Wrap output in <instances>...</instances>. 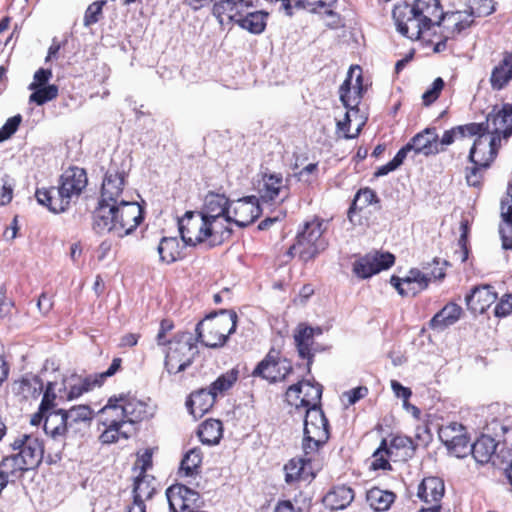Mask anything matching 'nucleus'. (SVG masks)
<instances>
[{"label": "nucleus", "instance_id": "9", "mask_svg": "<svg viewBox=\"0 0 512 512\" xmlns=\"http://www.w3.org/2000/svg\"><path fill=\"white\" fill-rule=\"evenodd\" d=\"M417 12L406 1L399 2L394 5L392 10V18L394 20L396 30L404 37L415 41L422 40L427 44L434 45L435 38L430 32Z\"/></svg>", "mask_w": 512, "mask_h": 512}, {"label": "nucleus", "instance_id": "12", "mask_svg": "<svg viewBox=\"0 0 512 512\" xmlns=\"http://www.w3.org/2000/svg\"><path fill=\"white\" fill-rule=\"evenodd\" d=\"M232 201L223 194L209 191L200 210L201 214L207 217L212 223L218 225L224 232L231 235L232 230L229 227Z\"/></svg>", "mask_w": 512, "mask_h": 512}, {"label": "nucleus", "instance_id": "57", "mask_svg": "<svg viewBox=\"0 0 512 512\" xmlns=\"http://www.w3.org/2000/svg\"><path fill=\"white\" fill-rule=\"evenodd\" d=\"M447 265V261L441 262L439 258L435 257L432 262L423 265L422 271L428 276L430 283L432 280H442L445 278V266Z\"/></svg>", "mask_w": 512, "mask_h": 512}, {"label": "nucleus", "instance_id": "20", "mask_svg": "<svg viewBox=\"0 0 512 512\" xmlns=\"http://www.w3.org/2000/svg\"><path fill=\"white\" fill-rule=\"evenodd\" d=\"M229 225L235 223L239 227H246L254 223L262 213L259 198L252 195L232 201Z\"/></svg>", "mask_w": 512, "mask_h": 512}, {"label": "nucleus", "instance_id": "2", "mask_svg": "<svg viewBox=\"0 0 512 512\" xmlns=\"http://www.w3.org/2000/svg\"><path fill=\"white\" fill-rule=\"evenodd\" d=\"M92 219L97 233L115 232L118 236H125L141 224L144 211L137 202L125 200L112 207H96Z\"/></svg>", "mask_w": 512, "mask_h": 512}, {"label": "nucleus", "instance_id": "10", "mask_svg": "<svg viewBox=\"0 0 512 512\" xmlns=\"http://www.w3.org/2000/svg\"><path fill=\"white\" fill-rule=\"evenodd\" d=\"M293 372L292 362L278 348L271 347L265 357L255 366L251 376L269 383L283 382Z\"/></svg>", "mask_w": 512, "mask_h": 512}, {"label": "nucleus", "instance_id": "5", "mask_svg": "<svg viewBox=\"0 0 512 512\" xmlns=\"http://www.w3.org/2000/svg\"><path fill=\"white\" fill-rule=\"evenodd\" d=\"M325 230V220L318 216L305 222L296 235V242L286 251L287 260L298 254L302 261L308 262L326 250L328 241L323 235Z\"/></svg>", "mask_w": 512, "mask_h": 512}, {"label": "nucleus", "instance_id": "23", "mask_svg": "<svg viewBox=\"0 0 512 512\" xmlns=\"http://www.w3.org/2000/svg\"><path fill=\"white\" fill-rule=\"evenodd\" d=\"M288 190L281 173L262 174L258 193L263 202L284 201L288 197Z\"/></svg>", "mask_w": 512, "mask_h": 512}, {"label": "nucleus", "instance_id": "61", "mask_svg": "<svg viewBox=\"0 0 512 512\" xmlns=\"http://www.w3.org/2000/svg\"><path fill=\"white\" fill-rule=\"evenodd\" d=\"M445 82L441 77H437L431 87L427 89L422 95V103L424 106H430L433 104L440 96L442 90L444 89Z\"/></svg>", "mask_w": 512, "mask_h": 512}, {"label": "nucleus", "instance_id": "22", "mask_svg": "<svg viewBox=\"0 0 512 512\" xmlns=\"http://www.w3.org/2000/svg\"><path fill=\"white\" fill-rule=\"evenodd\" d=\"M321 327H311L307 323H299L294 331V343L298 355L302 359L307 360V370L311 371V366L314 360V353L312 347L314 345V336L321 335Z\"/></svg>", "mask_w": 512, "mask_h": 512}, {"label": "nucleus", "instance_id": "27", "mask_svg": "<svg viewBox=\"0 0 512 512\" xmlns=\"http://www.w3.org/2000/svg\"><path fill=\"white\" fill-rule=\"evenodd\" d=\"M410 6L417 12L422 23L428 27L435 37L437 34V26L442 16V6L439 0H414Z\"/></svg>", "mask_w": 512, "mask_h": 512}, {"label": "nucleus", "instance_id": "17", "mask_svg": "<svg viewBox=\"0 0 512 512\" xmlns=\"http://www.w3.org/2000/svg\"><path fill=\"white\" fill-rule=\"evenodd\" d=\"M445 495V483L436 476H429L422 479L417 488V497L426 506L419 509L418 512H441V501Z\"/></svg>", "mask_w": 512, "mask_h": 512}, {"label": "nucleus", "instance_id": "8", "mask_svg": "<svg viewBox=\"0 0 512 512\" xmlns=\"http://www.w3.org/2000/svg\"><path fill=\"white\" fill-rule=\"evenodd\" d=\"M503 144L490 137L489 142L483 137L475 138L468 155V161L473 165L465 170L467 184L479 187L482 184V171L488 169L496 160Z\"/></svg>", "mask_w": 512, "mask_h": 512}, {"label": "nucleus", "instance_id": "50", "mask_svg": "<svg viewBox=\"0 0 512 512\" xmlns=\"http://www.w3.org/2000/svg\"><path fill=\"white\" fill-rule=\"evenodd\" d=\"M202 459L203 454L200 448L194 447L190 449L181 461L180 473L184 476H194L199 474Z\"/></svg>", "mask_w": 512, "mask_h": 512}, {"label": "nucleus", "instance_id": "16", "mask_svg": "<svg viewBox=\"0 0 512 512\" xmlns=\"http://www.w3.org/2000/svg\"><path fill=\"white\" fill-rule=\"evenodd\" d=\"M395 263V256L390 252H373L354 261L352 271L360 279H367L379 272L389 269Z\"/></svg>", "mask_w": 512, "mask_h": 512}, {"label": "nucleus", "instance_id": "18", "mask_svg": "<svg viewBox=\"0 0 512 512\" xmlns=\"http://www.w3.org/2000/svg\"><path fill=\"white\" fill-rule=\"evenodd\" d=\"M166 497L172 512H193L202 505L199 492L180 483L167 488Z\"/></svg>", "mask_w": 512, "mask_h": 512}, {"label": "nucleus", "instance_id": "33", "mask_svg": "<svg viewBox=\"0 0 512 512\" xmlns=\"http://www.w3.org/2000/svg\"><path fill=\"white\" fill-rule=\"evenodd\" d=\"M43 389L44 383L42 379L33 374H26L12 383L13 393L24 400L37 399Z\"/></svg>", "mask_w": 512, "mask_h": 512}, {"label": "nucleus", "instance_id": "51", "mask_svg": "<svg viewBox=\"0 0 512 512\" xmlns=\"http://www.w3.org/2000/svg\"><path fill=\"white\" fill-rule=\"evenodd\" d=\"M390 460L393 461V457L388 449V440L384 438L382 439L379 447L372 454L370 469L374 471L392 470Z\"/></svg>", "mask_w": 512, "mask_h": 512}, {"label": "nucleus", "instance_id": "36", "mask_svg": "<svg viewBox=\"0 0 512 512\" xmlns=\"http://www.w3.org/2000/svg\"><path fill=\"white\" fill-rule=\"evenodd\" d=\"M500 216L499 234L502 247L505 250H512V190L501 202Z\"/></svg>", "mask_w": 512, "mask_h": 512}, {"label": "nucleus", "instance_id": "29", "mask_svg": "<svg viewBox=\"0 0 512 512\" xmlns=\"http://www.w3.org/2000/svg\"><path fill=\"white\" fill-rule=\"evenodd\" d=\"M216 398L208 388L192 391L185 401L188 412L195 418H201L208 413L216 403Z\"/></svg>", "mask_w": 512, "mask_h": 512}, {"label": "nucleus", "instance_id": "46", "mask_svg": "<svg viewBox=\"0 0 512 512\" xmlns=\"http://www.w3.org/2000/svg\"><path fill=\"white\" fill-rule=\"evenodd\" d=\"M63 415L67 422L68 432L76 431L81 423L88 424L92 421L94 412L89 405H74L69 409H63Z\"/></svg>", "mask_w": 512, "mask_h": 512}, {"label": "nucleus", "instance_id": "63", "mask_svg": "<svg viewBox=\"0 0 512 512\" xmlns=\"http://www.w3.org/2000/svg\"><path fill=\"white\" fill-rule=\"evenodd\" d=\"M43 397L39 405L40 411H52L55 406L56 393L55 383L48 382L43 389Z\"/></svg>", "mask_w": 512, "mask_h": 512}, {"label": "nucleus", "instance_id": "3", "mask_svg": "<svg viewBox=\"0 0 512 512\" xmlns=\"http://www.w3.org/2000/svg\"><path fill=\"white\" fill-rule=\"evenodd\" d=\"M179 232L182 241L188 246L206 244L212 248L230 237L218 225L212 223L199 211H187L179 220Z\"/></svg>", "mask_w": 512, "mask_h": 512}, {"label": "nucleus", "instance_id": "48", "mask_svg": "<svg viewBox=\"0 0 512 512\" xmlns=\"http://www.w3.org/2000/svg\"><path fill=\"white\" fill-rule=\"evenodd\" d=\"M239 377V371L235 368L228 370L221 374L215 381H213L208 389L212 395L217 399L219 395H224L229 391L234 384L237 382Z\"/></svg>", "mask_w": 512, "mask_h": 512}, {"label": "nucleus", "instance_id": "58", "mask_svg": "<svg viewBox=\"0 0 512 512\" xmlns=\"http://www.w3.org/2000/svg\"><path fill=\"white\" fill-rule=\"evenodd\" d=\"M494 11L495 6L493 0H472L468 13L471 14V18L474 20L475 17H485L492 14Z\"/></svg>", "mask_w": 512, "mask_h": 512}, {"label": "nucleus", "instance_id": "47", "mask_svg": "<svg viewBox=\"0 0 512 512\" xmlns=\"http://www.w3.org/2000/svg\"><path fill=\"white\" fill-rule=\"evenodd\" d=\"M356 72H361V67L359 65L351 66L347 78L344 80L342 85L339 88L340 100L345 108L351 111L358 112V96H354L353 94V85L352 78Z\"/></svg>", "mask_w": 512, "mask_h": 512}, {"label": "nucleus", "instance_id": "26", "mask_svg": "<svg viewBox=\"0 0 512 512\" xmlns=\"http://www.w3.org/2000/svg\"><path fill=\"white\" fill-rule=\"evenodd\" d=\"M409 144L415 155L430 157L444 151V148L439 147V136L435 127L421 130L409 140Z\"/></svg>", "mask_w": 512, "mask_h": 512}, {"label": "nucleus", "instance_id": "34", "mask_svg": "<svg viewBox=\"0 0 512 512\" xmlns=\"http://www.w3.org/2000/svg\"><path fill=\"white\" fill-rule=\"evenodd\" d=\"M61 194V187L59 184L57 186L37 188L35 191L37 202L55 214L65 212L71 205V203H62L63 207H59Z\"/></svg>", "mask_w": 512, "mask_h": 512}, {"label": "nucleus", "instance_id": "62", "mask_svg": "<svg viewBox=\"0 0 512 512\" xmlns=\"http://www.w3.org/2000/svg\"><path fill=\"white\" fill-rule=\"evenodd\" d=\"M105 4L106 1L101 0L95 1L87 7L83 20L84 26L88 27L99 21L100 16L102 15L103 6Z\"/></svg>", "mask_w": 512, "mask_h": 512}, {"label": "nucleus", "instance_id": "6", "mask_svg": "<svg viewBox=\"0 0 512 512\" xmlns=\"http://www.w3.org/2000/svg\"><path fill=\"white\" fill-rule=\"evenodd\" d=\"M165 346L164 368L170 375L184 372L199 355L197 341L188 331L177 332Z\"/></svg>", "mask_w": 512, "mask_h": 512}, {"label": "nucleus", "instance_id": "49", "mask_svg": "<svg viewBox=\"0 0 512 512\" xmlns=\"http://www.w3.org/2000/svg\"><path fill=\"white\" fill-rule=\"evenodd\" d=\"M379 199L375 191L369 187L361 188L355 194L354 200L348 209V217L351 220L357 211L367 208L373 203H378Z\"/></svg>", "mask_w": 512, "mask_h": 512}, {"label": "nucleus", "instance_id": "59", "mask_svg": "<svg viewBox=\"0 0 512 512\" xmlns=\"http://www.w3.org/2000/svg\"><path fill=\"white\" fill-rule=\"evenodd\" d=\"M467 431L466 427L457 422H451L446 426H443L439 429V438L442 443L445 445L448 442H453V440L458 436Z\"/></svg>", "mask_w": 512, "mask_h": 512}, {"label": "nucleus", "instance_id": "41", "mask_svg": "<svg viewBox=\"0 0 512 512\" xmlns=\"http://www.w3.org/2000/svg\"><path fill=\"white\" fill-rule=\"evenodd\" d=\"M199 440L205 445H216L223 437V423L219 419L208 418L197 430Z\"/></svg>", "mask_w": 512, "mask_h": 512}, {"label": "nucleus", "instance_id": "28", "mask_svg": "<svg viewBox=\"0 0 512 512\" xmlns=\"http://www.w3.org/2000/svg\"><path fill=\"white\" fill-rule=\"evenodd\" d=\"M496 300L497 294L491 285L476 286L465 297L468 310L474 314H483Z\"/></svg>", "mask_w": 512, "mask_h": 512}, {"label": "nucleus", "instance_id": "39", "mask_svg": "<svg viewBox=\"0 0 512 512\" xmlns=\"http://www.w3.org/2000/svg\"><path fill=\"white\" fill-rule=\"evenodd\" d=\"M27 471L30 469L15 453L3 457L0 461V476H3L11 484L21 480Z\"/></svg>", "mask_w": 512, "mask_h": 512}, {"label": "nucleus", "instance_id": "31", "mask_svg": "<svg viewBox=\"0 0 512 512\" xmlns=\"http://www.w3.org/2000/svg\"><path fill=\"white\" fill-rule=\"evenodd\" d=\"M354 490L344 484L333 486L323 497L324 506L330 511L343 510L354 500Z\"/></svg>", "mask_w": 512, "mask_h": 512}, {"label": "nucleus", "instance_id": "32", "mask_svg": "<svg viewBox=\"0 0 512 512\" xmlns=\"http://www.w3.org/2000/svg\"><path fill=\"white\" fill-rule=\"evenodd\" d=\"M100 387L97 379L93 375L86 377L72 376L69 381L64 385L61 392V398L72 401L78 399L83 394L92 391L94 388Z\"/></svg>", "mask_w": 512, "mask_h": 512}, {"label": "nucleus", "instance_id": "25", "mask_svg": "<svg viewBox=\"0 0 512 512\" xmlns=\"http://www.w3.org/2000/svg\"><path fill=\"white\" fill-rule=\"evenodd\" d=\"M128 424H137L153 416L151 406L131 393L118 394Z\"/></svg>", "mask_w": 512, "mask_h": 512}, {"label": "nucleus", "instance_id": "38", "mask_svg": "<svg viewBox=\"0 0 512 512\" xmlns=\"http://www.w3.org/2000/svg\"><path fill=\"white\" fill-rule=\"evenodd\" d=\"M416 447L412 438L401 434L392 435L388 442V449L394 462H405L412 458Z\"/></svg>", "mask_w": 512, "mask_h": 512}, {"label": "nucleus", "instance_id": "15", "mask_svg": "<svg viewBox=\"0 0 512 512\" xmlns=\"http://www.w3.org/2000/svg\"><path fill=\"white\" fill-rule=\"evenodd\" d=\"M58 184L61 187V201L62 203H72L74 199L79 198L82 192L88 185V177L85 169L80 167H69L60 176Z\"/></svg>", "mask_w": 512, "mask_h": 512}, {"label": "nucleus", "instance_id": "53", "mask_svg": "<svg viewBox=\"0 0 512 512\" xmlns=\"http://www.w3.org/2000/svg\"><path fill=\"white\" fill-rule=\"evenodd\" d=\"M448 451L458 458L466 457L470 454V438L467 431L461 435H458L453 442L445 444Z\"/></svg>", "mask_w": 512, "mask_h": 512}, {"label": "nucleus", "instance_id": "24", "mask_svg": "<svg viewBox=\"0 0 512 512\" xmlns=\"http://www.w3.org/2000/svg\"><path fill=\"white\" fill-rule=\"evenodd\" d=\"M315 456L304 454V457L290 459L284 465L285 482L287 484L310 483L316 477L312 468V461Z\"/></svg>", "mask_w": 512, "mask_h": 512}, {"label": "nucleus", "instance_id": "40", "mask_svg": "<svg viewBox=\"0 0 512 512\" xmlns=\"http://www.w3.org/2000/svg\"><path fill=\"white\" fill-rule=\"evenodd\" d=\"M232 16L233 18H229L231 21L253 34H260L266 27L267 13L261 11L251 12L243 16L237 9L232 12Z\"/></svg>", "mask_w": 512, "mask_h": 512}, {"label": "nucleus", "instance_id": "37", "mask_svg": "<svg viewBox=\"0 0 512 512\" xmlns=\"http://www.w3.org/2000/svg\"><path fill=\"white\" fill-rule=\"evenodd\" d=\"M463 313L462 307L455 302H448L429 321V327L433 330H444L455 324Z\"/></svg>", "mask_w": 512, "mask_h": 512}, {"label": "nucleus", "instance_id": "54", "mask_svg": "<svg viewBox=\"0 0 512 512\" xmlns=\"http://www.w3.org/2000/svg\"><path fill=\"white\" fill-rule=\"evenodd\" d=\"M29 96V101L37 105H43L48 101L54 100L58 96V87L54 84L40 86Z\"/></svg>", "mask_w": 512, "mask_h": 512}, {"label": "nucleus", "instance_id": "13", "mask_svg": "<svg viewBox=\"0 0 512 512\" xmlns=\"http://www.w3.org/2000/svg\"><path fill=\"white\" fill-rule=\"evenodd\" d=\"M488 135L501 144H506L512 137V103L494 105L486 115Z\"/></svg>", "mask_w": 512, "mask_h": 512}, {"label": "nucleus", "instance_id": "55", "mask_svg": "<svg viewBox=\"0 0 512 512\" xmlns=\"http://www.w3.org/2000/svg\"><path fill=\"white\" fill-rule=\"evenodd\" d=\"M294 177L307 186H313L319 179V164L318 162L309 163L301 170L294 173Z\"/></svg>", "mask_w": 512, "mask_h": 512}, {"label": "nucleus", "instance_id": "64", "mask_svg": "<svg viewBox=\"0 0 512 512\" xmlns=\"http://www.w3.org/2000/svg\"><path fill=\"white\" fill-rule=\"evenodd\" d=\"M153 466L152 452L145 450L144 453L139 456L133 466V472L136 475H149L147 471Z\"/></svg>", "mask_w": 512, "mask_h": 512}, {"label": "nucleus", "instance_id": "43", "mask_svg": "<svg viewBox=\"0 0 512 512\" xmlns=\"http://www.w3.org/2000/svg\"><path fill=\"white\" fill-rule=\"evenodd\" d=\"M497 442L489 435L482 434L471 445L470 453L480 464L488 463L495 454Z\"/></svg>", "mask_w": 512, "mask_h": 512}, {"label": "nucleus", "instance_id": "52", "mask_svg": "<svg viewBox=\"0 0 512 512\" xmlns=\"http://www.w3.org/2000/svg\"><path fill=\"white\" fill-rule=\"evenodd\" d=\"M214 1V13L218 16H227V18H233L232 12L238 9V7H252L254 0H213Z\"/></svg>", "mask_w": 512, "mask_h": 512}, {"label": "nucleus", "instance_id": "42", "mask_svg": "<svg viewBox=\"0 0 512 512\" xmlns=\"http://www.w3.org/2000/svg\"><path fill=\"white\" fill-rule=\"evenodd\" d=\"M44 431L53 439H64L68 434L67 422L63 415V409L48 411L44 421Z\"/></svg>", "mask_w": 512, "mask_h": 512}, {"label": "nucleus", "instance_id": "7", "mask_svg": "<svg viewBox=\"0 0 512 512\" xmlns=\"http://www.w3.org/2000/svg\"><path fill=\"white\" fill-rule=\"evenodd\" d=\"M97 417L99 424L104 427L99 436L102 444H113L130 438L131 433L125 429L128 422L118 395L108 399L105 406L98 411Z\"/></svg>", "mask_w": 512, "mask_h": 512}, {"label": "nucleus", "instance_id": "1", "mask_svg": "<svg viewBox=\"0 0 512 512\" xmlns=\"http://www.w3.org/2000/svg\"><path fill=\"white\" fill-rule=\"evenodd\" d=\"M303 390L305 395L300 398L301 385H290L285 391V401L297 411L305 410L302 449L304 454L317 455L330 438L329 422L321 408L320 388L306 384Z\"/></svg>", "mask_w": 512, "mask_h": 512}, {"label": "nucleus", "instance_id": "19", "mask_svg": "<svg viewBox=\"0 0 512 512\" xmlns=\"http://www.w3.org/2000/svg\"><path fill=\"white\" fill-rule=\"evenodd\" d=\"M126 174L118 168H109L106 172L102 187L101 196L97 207H112L125 201L123 197Z\"/></svg>", "mask_w": 512, "mask_h": 512}, {"label": "nucleus", "instance_id": "4", "mask_svg": "<svg viewBox=\"0 0 512 512\" xmlns=\"http://www.w3.org/2000/svg\"><path fill=\"white\" fill-rule=\"evenodd\" d=\"M238 316L234 310L210 314L198 322L194 336L197 342L209 348L223 347L237 327Z\"/></svg>", "mask_w": 512, "mask_h": 512}, {"label": "nucleus", "instance_id": "45", "mask_svg": "<svg viewBox=\"0 0 512 512\" xmlns=\"http://www.w3.org/2000/svg\"><path fill=\"white\" fill-rule=\"evenodd\" d=\"M133 500L144 503L156 492V479L152 475H135L133 481Z\"/></svg>", "mask_w": 512, "mask_h": 512}, {"label": "nucleus", "instance_id": "56", "mask_svg": "<svg viewBox=\"0 0 512 512\" xmlns=\"http://www.w3.org/2000/svg\"><path fill=\"white\" fill-rule=\"evenodd\" d=\"M15 180L7 173L0 175V206L8 205L13 199Z\"/></svg>", "mask_w": 512, "mask_h": 512}, {"label": "nucleus", "instance_id": "35", "mask_svg": "<svg viewBox=\"0 0 512 512\" xmlns=\"http://www.w3.org/2000/svg\"><path fill=\"white\" fill-rule=\"evenodd\" d=\"M512 80V51H504L502 59L492 69L490 85L494 90H502Z\"/></svg>", "mask_w": 512, "mask_h": 512}, {"label": "nucleus", "instance_id": "60", "mask_svg": "<svg viewBox=\"0 0 512 512\" xmlns=\"http://www.w3.org/2000/svg\"><path fill=\"white\" fill-rule=\"evenodd\" d=\"M336 0H300V8L310 12L332 14L331 6Z\"/></svg>", "mask_w": 512, "mask_h": 512}, {"label": "nucleus", "instance_id": "11", "mask_svg": "<svg viewBox=\"0 0 512 512\" xmlns=\"http://www.w3.org/2000/svg\"><path fill=\"white\" fill-rule=\"evenodd\" d=\"M474 23L468 10L442 12L437 34L435 36L434 51L442 52L446 49V43L449 39L458 36L462 31L469 28Z\"/></svg>", "mask_w": 512, "mask_h": 512}, {"label": "nucleus", "instance_id": "14", "mask_svg": "<svg viewBox=\"0 0 512 512\" xmlns=\"http://www.w3.org/2000/svg\"><path fill=\"white\" fill-rule=\"evenodd\" d=\"M15 454L30 470L38 468L44 456V442L33 434H20L11 443Z\"/></svg>", "mask_w": 512, "mask_h": 512}, {"label": "nucleus", "instance_id": "30", "mask_svg": "<svg viewBox=\"0 0 512 512\" xmlns=\"http://www.w3.org/2000/svg\"><path fill=\"white\" fill-rule=\"evenodd\" d=\"M185 242L178 237H162L157 245L159 261L164 264H173L185 258Z\"/></svg>", "mask_w": 512, "mask_h": 512}, {"label": "nucleus", "instance_id": "21", "mask_svg": "<svg viewBox=\"0 0 512 512\" xmlns=\"http://www.w3.org/2000/svg\"><path fill=\"white\" fill-rule=\"evenodd\" d=\"M390 283L402 297H414L428 288L429 278L424 271L411 268L405 277L392 275Z\"/></svg>", "mask_w": 512, "mask_h": 512}, {"label": "nucleus", "instance_id": "44", "mask_svg": "<svg viewBox=\"0 0 512 512\" xmlns=\"http://www.w3.org/2000/svg\"><path fill=\"white\" fill-rule=\"evenodd\" d=\"M397 496L393 491L384 490L377 486L370 488L366 493V500L370 507L377 512L388 511Z\"/></svg>", "mask_w": 512, "mask_h": 512}]
</instances>
